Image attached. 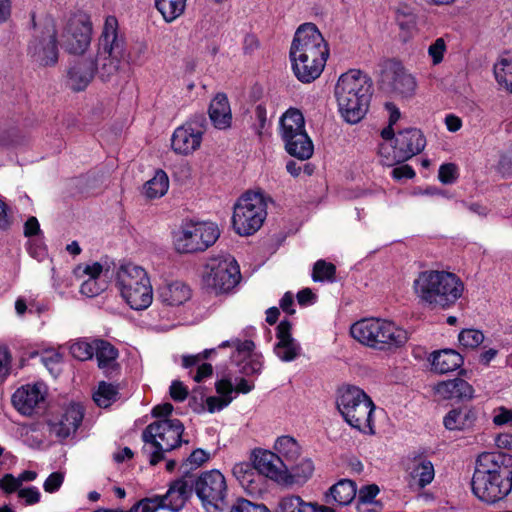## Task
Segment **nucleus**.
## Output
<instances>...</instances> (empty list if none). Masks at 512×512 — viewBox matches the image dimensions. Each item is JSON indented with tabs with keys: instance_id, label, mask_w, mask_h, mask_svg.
<instances>
[{
	"instance_id": "obj_1",
	"label": "nucleus",
	"mask_w": 512,
	"mask_h": 512,
	"mask_svg": "<svg viewBox=\"0 0 512 512\" xmlns=\"http://www.w3.org/2000/svg\"><path fill=\"white\" fill-rule=\"evenodd\" d=\"M125 47V37L119 33L118 19L108 15L99 38L96 59L81 58L74 62L67 73L69 87L75 92L85 90L98 71L99 62L102 80L116 73L124 57Z\"/></svg>"
},
{
	"instance_id": "obj_2",
	"label": "nucleus",
	"mask_w": 512,
	"mask_h": 512,
	"mask_svg": "<svg viewBox=\"0 0 512 512\" xmlns=\"http://www.w3.org/2000/svg\"><path fill=\"white\" fill-rule=\"evenodd\" d=\"M473 495L481 502L495 504L512 490V455L504 452H483L475 463L471 479Z\"/></svg>"
},
{
	"instance_id": "obj_3",
	"label": "nucleus",
	"mask_w": 512,
	"mask_h": 512,
	"mask_svg": "<svg viewBox=\"0 0 512 512\" xmlns=\"http://www.w3.org/2000/svg\"><path fill=\"white\" fill-rule=\"evenodd\" d=\"M289 57L295 77L311 83L322 74L329 57V47L314 23L300 25L291 43Z\"/></svg>"
},
{
	"instance_id": "obj_4",
	"label": "nucleus",
	"mask_w": 512,
	"mask_h": 512,
	"mask_svg": "<svg viewBox=\"0 0 512 512\" xmlns=\"http://www.w3.org/2000/svg\"><path fill=\"white\" fill-rule=\"evenodd\" d=\"M373 91L372 79L360 70L352 69L339 77L334 94L344 121L356 124L365 117Z\"/></svg>"
},
{
	"instance_id": "obj_5",
	"label": "nucleus",
	"mask_w": 512,
	"mask_h": 512,
	"mask_svg": "<svg viewBox=\"0 0 512 512\" xmlns=\"http://www.w3.org/2000/svg\"><path fill=\"white\" fill-rule=\"evenodd\" d=\"M416 295L433 307L448 309L462 296L464 284L454 273L425 270L413 282Z\"/></svg>"
},
{
	"instance_id": "obj_6",
	"label": "nucleus",
	"mask_w": 512,
	"mask_h": 512,
	"mask_svg": "<svg viewBox=\"0 0 512 512\" xmlns=\"http://www.w3.org/2000/svg\"><path fill=\"white\" fill-rule=\"evenodd\" d=\"M184 430V424L177 418L156 420L143 429L142 453L148 456L151 466L163 461L166 452L180 447L183 443H188V440L182 438Z\"/></svg>"
},
{
	"instance_id": "obj_7",
	"label": "nucleus",
	"mask_w": 512,
	"mask_h": 512,
	"mask_svg": "<svg viewBox=\"0 0 512 512\" xmlns=\"http://www.w3.org/2000/svg\"><path fill=\"white\" fill-rule=\"evenodd\" d=\"M336 407L350 427L364 434H375L373 414L376 406L363 389L354 385L339 387Z\"/></svg>"
},
{
	"instance_id": "obj_8",
	"label": "nucleus",
	"mask_w": 512,
	"mask_h": 512,
	"mask_svg": "<svg viewBox=\"0 0 512 512\" xmlns=\"http://www.w3.org/2000/svg\"><path fill=\"white\" fill-rule=\"evenodd\" d=\"M351 336L359 343L380 351H392L406 344L407 331L393 321L364 318L351 325Z\"/></svg>"
},
{
	"instance_id": "obj_9",
	"label": "nucleus",
	"mask_w": 512,
	"mask_h": 512,
	"mask_svg": "<svg viewBox=\"0 0 512 512\" xmlns=\"http://www.w3.org/2000/svg\"><path fill=\"white\" fill-rule=\"evenodd\" d=\"M121 296L133 310L147 309L153 300V290L147 272L134 264L122 265L117 272Z\"/></svg>"
},
{
	"instance_id": "obj_10",
	"label": "nucleus",
	"mask_w": 512,
	"mask_h": 512,
	"mask_svg": "<svg viewBox=\"0 0 512 512\" xmlns=\"http://www.w3.org/2000/svg\"><path fill=\"white\" fill-rule=\"evenodd\" d=\"M267 216V205L259 192L244 193L234 205L232 226L240 236L256 233Z\"/></svg>"
},
{
	"instance_id": "obj_11",
	"label": "nucleus",
	"mask_w": 512,
	"mask_h": 512,
	"mask_svg": "<svg viewBox=\"0 0 512 512\" xmlns=\"http://www.w3.org/2000/svg\"><path fill=\"white\" fill-rule=\"evenodd\" d=\"M218 226L212 222H183L173 235L175 250L180 254L203 252L219 238Z\"/></svg>"
},
{
	"instance_id": "obj_12",
	"label": "nucleus",
	"mask_w": 512,
	"mask_h": 512,
	"mask_svg": "<svg viewBox=\"0 0 512 512\" xmlns=\"http://www.w3.org/2000/svg\"><path fill=\"white\" fill-rule=\"evenodd\" d=\"M194 491L206 512H224L229 507L224 475L216 469L193 475Z\"/></svg>"
},
{
	"instance_id": "obj_13",
	"label": "nucleus",
	"mask_w": 512,
	"mask_h": 512,
	"mask_svg": "<svg viewBox=\"0 0 512 512\" xmlns=\"http://www.w3.org/2000/svg\"><path fill=\"white\" fill-rule=\"evenodd\" d=\"M241 280L240 268L234 257L210 258L205 266L203 282L215 294L232 290Z\"/></svg>"
},
{
	"instance_id": "obj_14",
	"label": "nucleus",
	"mask_w": 512,
	"mask_h": 512,
	"mask_svg": "<svg viewBox=\"0 0 512 512\" xmlns=\"http://www.w3.org/2000/svg\"><path fill=\"white\" fill-rule=\"evenodd\" d=\"M426 146V138L423 132L417 128H406L400 130L395 138V145L391 147L392 155H390V147L381 145L379 154L385 158L384 164L392 166L394 164L403 163L413 156L420 154Z\"/></svg>"
},
{
	"instance_id": "obj_15",
	"label": "nucleus",
	"mask_w": 512,
	"mask_h": 512,
	"mask_svg": "<svg viewBox=\"0 0 512 512\" xmlns=\"http://www.w3.org/2000/svg\"><path fill=\"white\" fill-rule=\"evenodd\" d=\"M206 127L207 119L203 113L191 116L174 130L171 137L173 151L180 155H189L199 149Z\"/></svg>"
},
{
	"instance_id": "obj_16",
	"label": "nucleus",
	"mask_w": 512,
	"mask_h": 512,
	"mask_svg": "<svg viewBox=\"0 0 512 512\" xmlns=\"http://www.w3.org/2000/svg\"><path fill=\"white\" fill-rule=\"evenodd\" d=\"M92 30L89 15L83 13L70 18L62 35L65 51L69 54H83L90 45Z\"/></svg>"
},
{
	"instance_id": "obj_17",
	"label": "nucleus",
	"mask_w": 512,
	"mask_h": 512,
	"mask_svg": "<svg viewBox=\"0 0 512 512\" xmlns=\"http://www.w3.org/2000/svg\"><path fill=\"white\" fill-rule=\"evenodd\" d=\"M28 54L41 66H54L58 62V40L53 26L45 27L28 45Z\"/></svg>"
},
{
	"instance_id": "obj_18",
	"label": "nucleus",
	"mask_w": 512,
	"mask_h": 512,
	"mask_svg": "<svg viewBox=\"0 0 512 512\" xmlns=\"http://www.w3.org/2000/svg\"><path fill=\"white\" fill-rule=\"evenodd\" d=\"M193 491V474H183L170 483L165 495H155L153 499L158 509L167 508L173 512H178L191 498Z\"/></svg>"
},
{
	"instance_id": "obj_19",
	"label": "nucleus",
	"mask_w": 512,
	"mask_h": 512,
	"mask_svg": "<svg viewBox=\"0 0 512 512\" xmlns=\"http://www.w3.org/2000/svg\"><path fill=\"white\" fill-rule=\"evenodd\" d=\"M383 82L391 93L401 98H412L417 89V81L414 75L402 65L401 62H393L385 71Z\"/></svg>"
},
{
	"instance_id": "obj_20",
	"label": "nucleus",
	"mask_w": 512,
	"mask_h": 512,
	"mask_svg": "<svg viewBox=\"0 0 512 512\" xmlns=\"http://www.w3.org/2000/svg\"><path fill=\"white\" fill-rule=\"evenodd\" d=\"M253 466L260 474L278 483L282 484L285 479L284 462L272 451L256 449L253 452Z\"/></svg>"
},
{
	"instance_id": "obj_21",
	"label": "nucleus",
	"mask_w": 512,
	"mask_h": 512,
	"mask_svg": "<svg viewBox=\"0 0 512 512\" xmlns=\"http://www.w3.org/2000/svg\"><path fill=\"white\" fill-rule=\"evenodd\" d=\"M84 418V409L80 404H70L57 422L50 424V430L58 438L66 439L75 433Z\"/></svg>"
},
{
	"instance_id": "obj_22",
	"label": "nucleus",
	"mask_w": 512,
	"mask_h": 512,
	"mask_svg": "<svg viewBox=\"0 0 512 512\" xmlns=\"http://www.w3.org/2000/svg\"><path fill=\"white\" fill-rule=\"evenodd\" d=\"M477 411L474 407L463 405L451 409L443 419L444 427L449 431H465L474 427Z\"/></svg>"
},
{
	"instance_id": "obj_23",
	"label": "nucleus",
	"mask_w": 512,
	"mask_h": 512,
	"mask_svg": "<svg viewBox=\"0 0 512 512\" xmlns=\"http://www.w3.org/2000/svg\"><path fill=\"white\" fill-rule=\"evenodd\" d=\"M208 113L216 129L225 130L231 126L232 113L226 94H216L209 105Z\"/></svg>"
},
{
	"instance_id": "obj_24",
	"label": "nucleus",
	"mask_w": 512,
	"mask_h": 512,
	"mask_svg": "<svg viewBox=\"0 0 512 512\" xmlns=\"http://www.w3.org/2000/svg\"><path fill=\"white\" fill-rule=\"evenodd\" d=\"M436 391L445 399L465 401L474 396V388L462 378H454L437 384Z\"/></svg>"
},
{
	"instance_id": "obj_25",
	"label": "nucleus",
	"mask_w": 512,
	"mask_h": 512,
	"mask_svg": "<svg viewBox=\"0 0 512 512\" xmlns=\"http://www.w3.org/2000/svg\"><path fill=\"white\" fill-rule=\"evenodd\" d=\"M357 486L353 480L340 479L324 495L327 504L347 506L356 498Z\"/></svg>"
},
{
	"instance_id": "obj_26",
	"label": "nucleus",
	"mask_w": 512,
	"mask_h": 512,
	"mask_svg": "<svg viewBox=\"0 0 512 512\" xmlns=\"http://www.w3.org/2000/svg\"><path fill=\"white\" fill-rule=\"evenodd\" d=\"M409 460L408 470L410 476L416 480L420 488L429 485L435 476L432 462L422 453H413Z\"/></svg>"
},
{
	"instance_id": "obj_27",
	"label": "nucleus",
	"mask_w": 512,
	"mask_h": 512,
	"mask_svg": "<svg viewBox=\"0 0 512 512\" xmlns=\"http://www.w3.org/2000/svg\"><path fill=\"white\" fill-rule=\"evenodd\" d=\"M191 290L181 281H173L158 288V299L167 306H179L188 301Z\"/></svg>"
},
{
	"instance_id": "obj_28",
	"label": "nucleus",
	"mask_w": 512,
	"mask_h": 512,
	"mask_svg": "<svg viewBox=\"0 0 512 512\" xmlns=\"http://www.w3.org/2000/svg\"><path fill=\"white\" fill-rule=\"evenodd\" d=\"M43 399L37 387H21L12 395V404L22 415H31Z\"/></svg>"
},
{
	"instance_id": "obj_29",
	"label": "nucleus",
	"mask_w": 512,
	"mask_h": 512,
	"mask_svg": "<svg viewBox=\"0 0 512 512\" xmlns=\"http://www.w3.org/2000/svg\"><path fill=\"white\" fill-rule=\"evenodd\" d=\"M285 473L282 484L286 485H303L314 473V463L309 458H302L299 462L295 461L291 465L284 467Z\"/></svg>"
},
{
	"instance_id": "obj_30",
	"label": "nucleus",
	"mask_w": 512,
	"mask_h": 512,
	"mask_svg": "<svg viewBox=\"0 0 512 512\" xmlns=\"http://www.w3.org/2000/svg\"><path fill=\"white\" fill-rule=\"evenodd\" d=\"M463 363V356L454 349L447 348L432 353V367L440 374L453 372L461 368Z\"/></svg>"
},
{
	"instance_id": "obj_31",
	"label": "nucleus",
	"mask_w": 512,
	"mask_h": 512,
	"mask_svg": "<svg viewBox=\"0 0 512 512\" xmlns=\"http://www.w3.org/2000/svg\"><path fill=\"white\" fill-rule=\"evenodd\" d=\"M287 153L299 160H307L313 155L314 146L307 133H295L291 138H282Z\"/></svg>"
},
{
	"instance_id": "obj_32",
	"label": "nucleus",
	"mask_w": 512,
	"mask_h": 512,
	"mask_svg": "<svg viewBox=\"0 0 512 512\" xmlns=\"http://www.w3.org/2000/svg\"><path fill=\"white\" fill-rule=\"evenodd\" d=\"M281 138H291L295 133H307L302 112L296 108L288 109L280 118Z\"/></svg>"
},
{
	"instance_id": "obj_33",
	"label": "nucleus",
	"mask_w": 512,
	"mask_h": 512,
	"mask_svg": "<svg viewBox=\"0 0 512 512\" xmlns=\"http://www.w3.org/2000/svg\"><path fill=\"white\" fill-rule=\"evenodd\" d=\"M274 449L276 455L284 462V466L291 465L300 457V446L298 442L288 435L278 437Z\"/></svg>"
},
{
	"instance_id": "obj_34",
	"label": "nucleus",
	"mask_w": 512,
	"mask_h": 512,
	"mask_svg": "<svg viewBox=\"0 0 512 512\" xmlns=\"http://www.w3.org/2000/svg\"><path fill=\"white\" fill-rule=\"evenodd\" d=\"M395 21L400 30V40L403 43L408 42L417 30V15L408 7L399 8L395 14Z\"/></svg>"
},
{
	"instance_id": "obj_35",
	"label": "nucleus",
	"mask_w": 512,
	"mask_h": 512,
	"mask_svg": "<svg viewBox=\"0 0 512 512\" xmlns=\"http://www.w3.org/2000/svg\"><path fill=\"white\" fill-rule=\"evenodd\" d=\"M94 355L96 356L98 367L106 369L116 366V359L118 358V349L107 340L95 339L94 340Z\"/></svg>"
},
{
	"instance_id": "obj_36",
	"label": "nucleus",
	"mask_w": 512,
	"mask_h": 512,
	"mask_svg": "<svg viewBox=\"0 0 512 512\" xmlns=\"http://www.w3.org/2000/svg\"><path fill=\"white\" fill-rule=\"evenodd\" d=\"M494 74L498 84L512 93V52H505L494 65Z\"/></svg>"
},
{
	"instance_id": "obj_37",
	"label": "nucleus",
	"mask_w": 512,
	"mask_h": 512,
	"mask_svg": "<svg viewBox=\"0 0 512 512\" xmlns=\"http://www.w3.org/2000/svg\"><path fill=\"white\" fill-rule=\"evenodd\" d=\"M144 194L149 199L164 196L169 188V179L163 170H157L154 177L144 184Z\"/></svg>"
},
{
	"instance_id": "obj_38",
	"label": "nucleus",
	"mask_w": 512,
	"mask_h": 512,
	"mask_svg": "<svg viewBox=\"0 0 512 512\" xmlns=\"http://www.w3.org/2000/svg\"><path fill=\"white\" fill-rule=\"evenodd\" d=\"M187 0H155V7L167 23L183 14Z\"/></svg>"
},
{
	"instance_id": "obj_39",
	"label": "nucleus",
	"mask_w": 512,
	"mask_h": 512,
	"mask_svg": "<svg viewBox=\"0 0 512 512\" xmlns=\"http://www.w3.org/2000/svg\"><path fill=\"white\" fill-rule=\"evenodd\" d=\"M233 347L235 351L231 355V359L235 362H239L241 359H246L253 356L255 349V343L252 340L246 339L241 340L239 338L223 341L219 348Z\"/></svg>"
},
{
	"instance_id": "obj_40",
	"label": "nucleus",
	"mask_w": 512,
	"mask_h": 512,
	"mask_svg": "<svg viewBox=\"0 0 512 512\" xmlns=\"http://www.w3.org/2000/svg\"><path fill=\"white\" fill-rule=\"evenodd\" d=\"M276 512H317L316 505L305 502L300 496L283 497Z\"/></svg>"
},
{
	"instance_id": "obj_41",
	"label": "nucleus",
	"mask_w": 512,
	"mask_h": 512,
	"mask_svg": "<svg viewBox=\"0 0 512 512\" xmlns=\"http://www.w3.org/2000/svg\"><path fill=\"white\" fill-rule=\"evenodd\" d=\"M118 394L117 386L101 381L98 384L97 390L93 393V400L97 406L107 408L117 400Z\"/></svg>"
},
{
	"instance_id": "obj_42",
	"label": "nucleus",
	"mask_w": 512,
	"mask_h": 512,
	"mask_svg": "<svg viewBox=\"0 0 512 512\" xmlns=\"http://www.w3.org/2000/svg\"><path fill=\"white\" fill-rule=\"evenodd\" d=\"M336 278V266L323 259L314 263L312 271V279L314 282H334Z\"/></svg>"
},
{
	"instance_id": "obj_43",
	"label": "nucleus",
	"mask_w": 512,
	"mask_h": 512,
	"mask_svg": "<svg viewBox=\"0 0 512 512\" xmlns=\"http://www.w3.org/2000/svg\"><path fill=\"white\" fill-rule=\"evenodd\" d=\"M380 489L376 484H368L362 486L358 491V499L356 509L358 512H371L367 508L368 505L375 503V498L379 494Z\"/></svg>"
},
{
	"instance_id": "obj_44",
	"label": "nucleus",
	"mask_w": 512,
	"mask_h": 512,
	"mask_svg": "<svg viewBox=\"0 0 512 512\" xmlns=\"http://www.w3.org/2000/svg\"><path fill=\"white\" fill-rule=\"evenodd\" d=\"M276 356L283 362L294 361L301 353V346L297 340H290L286 344L276 343L273 348Z\"/></svg>"
},
{
	"instance_id": "obj_45",
	"label": "nucleus",
	"mask_w": 512,
	"mask_h": 512,
	"mask_svg": "<svg viewBox=\"0 0 512 512\" xmlns=\"http://www.w3.org/2000/svg\"><path fill=\"white\" fill-rule=\"evenodd\" d=\"M210 459V454L204 449L197 448L182 462L180 470L182 474H191L190 471L197 469Z\"/></svg>"
},
{
	"instance_id": "obj_46",
	"label": "nucleus",
	"mask_w": 512,
	"mask_h": 512,
	"mask_svg": "<svg viewBox=\"0 0 512 512\" xmlns=\"http://www.w3.org/2000/svg\"><path fill=\"white\" fill-rule=\"evenodd\" d=\"M458 341L464 348L475 349L484 341V334L481 330L467 328L460 331Z\"/></svg>"
},
{
	"instance_id": "obj_47",
	"label": "nucleus",
	"mask_w": 512,
	"mask_h": 512,
	"mask_svg": "<svg viewBox=\"0 0 512 512\" xmlns=\"http://www.w3.org/2000/svg\"><path fill=\"white\" fill-rule=\"evenodd\" d=\"M70 353L77 360H89L94 356V341L92 343L78 341L71 345Z\"/></svg>"
},
{
	"instance_id": "obj_48",
	"label": "nucleus",
	"mask_w": 512,
	"mask_h": 512,
	"mask_svg": "<svg viewBox=\"0 0 512 512\" xmlns=\"http://www.w3.org/2000/svg\"><path fill=\"white\" fill-rule=\"evenodd\" d=\"M237 364L240 365V373L246 376L260 374L263 366L260 356L258 355H253L245 360L241 359Z\"/></svg>"
},
{
	"instance_id": "obj_49",
	"label": "nucleus",
	"mask_w": 512,
	"mask_h": 512,
	"mask_svg": "<svg viewBox=\"0 0 512 512\" xmlns=\"http://www.w3.org/2000/svg\"><path fill=\"white\" fill-rule=\"evenodd\" d=\"M446 50V41L442 37L437 38L428 47V55L431 57L433 65H439L443 61Z\"/></svg>"
},
{
	"instance_id": "obj_50",
	"label": "nucleus",
	"mask_w": 512,
	"mask_h": 512,
	"mask_svg": "<svg viewBox=\"0 0 512 512\" xmlns=\"http://www.w3.org/2000/svg\"><path fill=\"white\" fill-rule=\"evenodd\" d=\"M458 176V167L454 163H444L439 168L438 178L442 184H453Z\"/></svg>"
},
{
	"instance_id": "obj_51",
	"label": "nucleus",
	"mask_w": 512,
	"mask_h": 512,
	"mask_svg": "<svg viewBox=\"0 0 512 512\" xmlns=\"http://www.w3.org/2000/svg\"><path fill=\"white\" fill-rule=\"evenodd\" d=\"M106 289V284L99 283L98 280L88 278L80 286V293L87 297H95Z\"/></svg>"
},
{
	"instance_id": "obj_52",
	"label": "nucleus",
	"mask_w": 512,
	"mask_h": 512,
	"mask_svg": "<svg viewBox=\"0 0 512 512\" xmlns=\"http://www.w3.org/2000/svg\"><path fill=\"white\" fill-rule=\"evenodd\" d=\"M277 343L286 344L290 340H295L292 336V323L288 319H283L276 327Z\"/></svg>"
},
{
	"instance_id": "obj_53",
	"label": "nucleus",
	"mask_w": 512,
	"mask_h": 512,
	"mask_svg": "<svg viewBox=\"0 0 512 512\" xmlns=\"http://www.w3.org/2000/svg\"><path fill=\"white\" fill-rule=\"evenodd\" d=\"M18 497L24 500L25 505L32 506L40 502L41 493L37 487L30 486L18 490Z\"/></svg>"
},
{
	"instance_id": "obj_54",
	"label": "nucleus",
	"mask_w": 512,
	"mask_h": 512,
	"mask_svg": "<svg viewBox=\"0 0 512 512\" xmlns=\"http://www.w3.org/2000/svg\"><path fill=\"white\" fill-rule=\"evenodd\" d=\"M116 512H156L158 507L153 497H146L136 502L129 510L115 509Z\"/></svg>"
},
{
	"instance_id": "obj_55",
	"label": "nucleus",
	"mask_w": 512,
	"mask_h": 512,
	"mask_svg": "<svg viewBox=\"0 0 512 512\" xmlns=\"http://www.w3.org/2000/svg\"><path fill=\"white\" fill-rule=\"evenodd\" d=\"M63 481L64 474L62 472H53L44 481L43 488L48 493H55L60 489Z\"/></svg>"
},
{
	"instance_id": "obj_56",
	"label": "nucleus",
	"mask_w": 512,
	"mask_h": 512,
	"mask_svg": "<svg viewBox=\"0 0 512 512\" xmlns=\"http://www.w3.org/2000/svg\"><path fill=\"white\" fill-rule=\"evenodd\" d=\"M21 485L13 474L6 473L1 479H0V489L3 490L6 494H12L14 492L18 493V490H20Z\"/></svg>"
},
{
	"instance_id": "obj_57",
	"label": "nucleus",
	"mask_w": 512,
	"mask_h": 512,
	"mask_svg": "<svg viewBox=\"0 0 512 512\" xmlns=\"http://www.w3.org/2000/svg\"><path fill=\"white\" fill-rule=\"evenodd\" d=\"M493 423L496 426L511 425L512 426V410L505 406H500L494 410Z\"/></svg>"
},
{
	"instance_id": "obj_58",
	"label": "nucleus",
	"mask_w": 512,
	"mask_h": 512,
	"mask_svg": "<svg viewBox=\"0 0 512 512\" xmlns=\"http://www.w3.org/2000/svg\"><path fill=\"white\" fill-rule=\"evenodd\" d=\"M12 355L6 346H0V378L5 379L10 374Z\"/></svg>"
},
{
	"instance_id": "obj_59",
	"label": "nucleus",
	"mask_w": 512,
	"mask_h": 512,
	"mask_svg": "<svg viewBox=\"0 0 512 512\" xmlns=\"http://www.w3.org/2000/svg\"><path fill=\"white\" fill-rule=\"evenodd\" d=\"M170 396L176 402H183L188 397L187 387L179 380H174L171 383Z\"/></svg>"
},
{
	"instance_id": "obj_60",
	"label": "nucleus",
	"mask_w": 512,
	"mask_h": 512,
	"mask_svg": "<svg viewBox=\"0 0 512 512\" xmlns=\"http://www.w3.org/2000/svg\"><path fill=\"white\" fill-rule=\"evenodd\" d=\"M233 398H220L216 396H209L206 398L207 410L209 413H215L227 407Z\"/></svg>"
},
{
	"instance_id": "obj_61",
	"label": "nucleus",
	"mask_w": 512,
	"mask_h": 512,
	"mask_svg": "<svg viewBox=\"0 0 512 512\" xmlns=\"http://www.w3.org/2000/svg\"><path fill=\"white\" fill-rule=\"evenodd\" d=\"M43 365L52 373L55 366L62 362V355L54 350L45 351L41 357Z\"/></svg>"
},
{
	"instance_id": "obj_62",
	"label": "nucleus",
	"mask_w": 512,
	"mask_h": 512,
	"mask_svg": "<svg viewBox=\"0 0 512 512\" xmlns=\"http://www.w3.org/2000/svg\"><path fill=\"white\" fill-rule=\"evenodd\" d=\"M229 512H261V504H254L249 500L240 498L232 505Z\"/></svg>"
},
{
	"instance_id": "obj_63",
	"label": "nucleus",
	"mask_w": 512,
	"mask_h": 512,
	"mask_svg": "<svg viewBox=\"0 0 512 512\" xmlns=\"http://www.w3.org/2000/svg\"><path fill=\"white\" fill-rule=\"evenodd\" d=\"M391 176L393 179L399 181L402 179H412L416 176V173L412 166L403 164L395 167L391 172Z\"/></svg>"
},
{
	"instance_id": "obj_64",
	"label": "nucleus",
	"mask_w": 512,
	"mask_h": 512,
	"mask_svg": "<svg viewBox=\"0 0 512 512\" xmlns=\"http://www.w3.org/2000/svg\"><path fill=\"white\" fill-rule=\"evenodd\" d=\"M254 115L258 122L256 125V132L258 135L262 134V130L265 128L267 124V109L265 104L259 103L256 105L254 109Z\"/></svg>"
}]
</instances>
